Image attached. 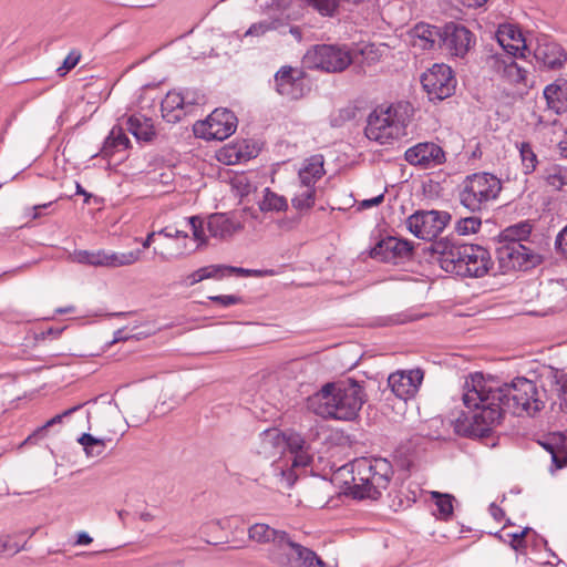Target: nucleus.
Here are the masks:
<instances>
[{"instance_id":"bb28decb","label":"nucleus","mask_w":567,"mask_h":567,"mask_svg":"<svg viewBox=\"0 0 567 567\" xmlns=\"http://www.w3.org/2000/svg\"><path fill=\"white\" fill-rule=\"evenodd\" d=\"M495 68L497 72L512 83H526L527 71L520 68L512 56H495Z\"/></svg>"},{"instance_id":"58836bf2","label":"nucleus","mask_w":567,"mask_h":567,"mask_svg":"<svg viewBox=\"0 0 567 567\" xmlns=\"http://www.w3.org/2000/svg\"><path fill=\"white\" fill-rule=\"evenodd\" d=\"M316 203V188H307L305 192L296 195L291 199V205L295 209L302 212L309 210Z\"/></svg>"},{"instance_id":"473e14b6","label":"nucleus","mask_w":567,"mask_h":567,"mask_svg":"<svg viewBox=\"0 0 567 567\" xmlns=\"http://www.w3.org/2000/svg\"><path fill=\"white\" fill-rule=\"evenodd\" d=\"M281 532L282 530H277L267 524L257 523L249 528L248 536L251 540L259 544H274L281 534Z\"/></svg>"},{"instance_id":"13d9d810","label":"nucleus","mask_w":567,"mask_h":567,"mask_svg":"<svg viewBox=\"0 0 567 567\" xmlns=\"http://www.w3.org/2000/svg\"><path fill=\"white\" fill-rule=\"evenodd\" d=\"M80 406H73L69 410H65L63 413L61 414H58L55 416H53L52 419H50L49 421H47V423L44 424V427H50L56 423H60L62 422L63 417L72 414L73 412H75Z\"/></svg>"},{"instance_id":"2f4dec72","label":"nucleus","mask_w":567,"mask_h":567,"mask_svg":"<svg viewBox=\"0 0 567 567\" xmlns=\"http://www.w3.org/2000/svg\"><path fill=\"white\" fill-rule=\"evenodd\" d=\"M259 209L262 213L286 212L288 209V202L286 197L278 195L267 187L264 190L262 199L259 202Z\"/></svg>"},{"instance_id":"c85d7f7f","label":"nucleus","mask_w":567,"mask_h":567,"mask_svg":"<svg viewBox=\"0 0 567 567\" xmlns=\"http://www.w3.org/2000/svg\"><path fill=\"white\" fill-rule=\"evenodd\" d=\"M127 131L138 141L151 142L156 133L150 118L131 115L127 121Z\"/></svg>"},{"instance_id":"6ab92c4d","label":"nucleus","mask_w":567,"mask_h":567,"mask_svg":"<svg viewBox=\"0 0 567 567\" xmlns=\"http://www.w3.org/2000/svg\"><path fill=\"white\" fill-rule=\"evenodd\" d=\"M423 378L424 373L421 369L396 371L389 375L388 383L398 398L406 400L416 394Z\"/></svg>"},{"instance_id":"1a4fd4ad","label":"nucleus","mask_w":567,"mask_h":567,"mask_svg":"<svg viewBox=\"0 0 567 567\" xmlns=\"http://www.w3.org/2000/svg\"><path fill=\"white\" fill-rule=\"evenodd\" d=\"M495 256L502 274L528 271L544 261V257L529 245H508L497 243Z\"/></svg>"},{"instance_id":"3c124183","label":"nucleus","mask_w":567,"mask_h":567,"mask_svg":"<svg viewBox=\"0 0 567 567\" xmlns=\"http://www.w3.org/2000/svg\"><path fill=\"white\" fill-rule=\"evenodd\" d=\"M270 29H271V23H269V22L262 21V22L254 23L246 31L245 35H257V37H259V35L265 34Z\"/></svg>"},{"instance_id":"c756f323","label":"nucleus","mask_w":567,"mask_h":567,"mask_svg":"<svg viewBox=\"0 0 567 567\" xmlns=\"http://www.w3.org/2000/svg\"><path fill=\"white\" fill-rule=\"evenodd\" d=\"M130 146V140L120 126H114L105 138L101 148V155L111 157L118 150H126Z\"/></svg>"},{"instance_id":"a18cd8bd","label":"nucleus","mask_w":567,"mask_h":567,"mask_svg":"<svg viewBox=\"0 0 567 567\" xmlns=\"http://www.w3.org/2000/svg\"><path fill=\"white\" fill-rule=\"evenodd\" d=\"M357 115V109L353 106H347L339 110L338 115L332 120L333 125H342L344 122L351 121Z\"/></svg>"},{"instance_id":"864d4df0","label":"nucleus","mask_w":567,"mask_h":567,"mask_svg":"<svg viewBox=\"0 0 567 567\" xmlns=\"http://www.w3.org/2000/svg\"><path fill=\"white\" fill-rule=\"evenodd\" d=\"M555 246L567 258V226L557 235Z\"/></svg>"},{"instance_id":"f8f14e48","label":"nucleus","mask_w":567,"mask_h":567,"mask_svg":"<svg viewBox=\"0 0 567 567\" xmlns=\"http://www.w3.org/2000/svg\"><path fill=\"white\" fill-rule=\"evenodd\" d=\"M456 79L451 66L435 63L421 75V84L430 101H443L455 93Z\"/></svg>"},{"instance_id":"7c9ffc66","label":"nucleus","mask_w":567,"mask_h":567,"mask_svg":"<svg viewBox=\"0 0 567 567\" xmlns=\"http://www.w3.org/2000/svg\"><path fill=\"white\" fill-rule=\"evenodd\" d=\"M496 35L498 43L504 50H508V42L522 43V49L528 50L524 34L520 28L516 24H499Z\"/></svg>"},{"instance_id":"e433bc0d","label":"nucleus","mask_w":567,"mask_h":567,"mask_svg":"<svg viewBox=\"0 0 567 567\" xmlns=\"http://www.w3.org/2000/svg\"><path fill=\"white\" fill-rule=\"evenodd\" d=\"M431 497L435 501L437 514L442 519H447L453 514V497L449 494L432 492Z\"/></svg>"},{"instance_id":"9b49d317","label":"nucleus","mask_w":567,"mask_h":567,"mask_svg":"<svg viewBox=\"0 0 567 567\" xmlns=\"http://www.w3.org/2000/svg\"><path fill=\"white\" fill-rule=\"evenodd\" d=\"M451 214L442 210H416L410 215L405 225L415 237L434 243L435 238L451 221Z\"/></svg>"},{"instance_id":"4c0bfd02","label":"nucleus","mask_w":567,"mask_h":567,"mask_svg":"<svg viewBox=\"0 0 567 567\" xmlns=\"http://www.w3.org/2000/svg\"><path fill=\"white\" fill-rule=\"evenodd\" d=\"M299 556L296 558V567H328L327 564L311 549L303 547L299 549Z\"/></svg>"},{"instance_id":"7ed1b4c3","label":"nucleus","mask_w":567,"mask_h":567,"mask_svg":"<svg viewBox=\"0 0 567 567\" xmlns=\"http://www.w3.org/2000/svg\"><path fill=\"white\" fill-rule=\"evenodd\" d=\"M364 401L363 388L350 381L324 384L309 399V405L324 419L351 421L357 417Z\"/></svg>"},{"instance_id":"0e129e2a","label":"nucleus","mask_w":567,"mask_h":567,"mask_svg":"<svg viewBox=\"0 0 567 567\" xmlns=\"http://www.w3.org/2000/svg\"><path fill=\"white\" fill-rule=\"evenodd\" d=\"M462 4L467 8H478L487 2V0H461Z\"/></svg>"},{"instance_id":"412c9836","label":"nucleus","mask_w":567,"mask_h":567,"mask_svg":"<svg viewBox=\"0 0 567 567\" xmlns=\"http://www.w3.org/2000/svg\"><path fill=\"white\" fill-rule=\"evenodd\" d=\"M442 28L427 23H417L411 31L412 47L421 51L441 47Z\"/></svg>"},{"instance_id":"603ef678","label":"nucleus","mask_w":567,"mask_h":567,"mask_svg":"<svg viewBox=\"0 0 567 567\" xmlns=\"http://www.w3.org/2000/svg\"><path fill=\"white\" fill-rule=\"evenodd\" d=\"M547 183L555 187H560L566 184L565 176H563L560 167H554V173H550L547 176Z\"/></svg>"},{"instance_id":"393cba45","label":"nucleus","mask_w":567,"mask_h":567,"mask_svg":"<svg viewBox=\"0 0 567 567\" xmlns=\"http://www.w3.org/2000/svg\"><path fill=\"white\" fill-rule=\"evenodd\" d=\"M182 92L169 91L161 103L163 118L168 123H176L185 115L186 110Z\"/></svg>"},{"instance_id":"f704fd0d","label":"nucleus","mask_w":567,"mask_h":567,"mask_svg":"<svg viewBox=\"0 0 567 567\" xmlns=\"http://www.w3.org/2000/svg\"><path fill=\"white\" fill-rule=\"evenodd\" d=\"M518 150L524 174L529 175L534 173L537 167L538 159L537 155L533 151L532 144L529 142H522Z\"/></svg>"},{"instance_id":"69168bd1","label":"nucleus","mask_w":567,"mask_h":567,"mask_svg":"<svg viewBox=\"0 0 567 567\" xmlns=\"http://www.w3.org/2000/svg\"><path fill=\"white\" fill-rule=\"evenodd\" d=\"M75 312L74 306L60 307L54 310V315H70Z\"/></svg>"},{"instance_id":"c03bdc74","label":"nucleus","mask_w":567,"mask_h":567,"mask_svg":"<svg viewBox=\"0 0 567 567\" xmlns=\"http://www.w3.org/2000/svg\"><path fill=\"white\" fill-rule=\"evenodd\" d=\"M81 52L79 50H71L70 53L64 59L62 65L58 68L56 72L60 76L65 75L69 71L74 69L76 64L80 62Z\"/></svg>"},{"instance_id":"338daca9","label":"nucleus","mask_w":567,"mask_h":567,"mask_svg":"<svg viewBox=\"0 0 567 567\" xmlns=\"http://www.w3.org/2000/svg\"><path fill=\"white\" fill-rule=\"evenodd\" d=\"M76 194L78 195H83L84 196V203H89L90 198L92 197V195L90 193H87L82 186L80 183H76Z\"/></svg>"},{"instance_id":"72a5a7b5","label":"nucleus","mask_w":567,"mask_h":567,"mask_svg":"<svg viewBox=\"0 0 567 567\" xmlns=\"http://www.w3.org/2000/svg\"><path fill=\"white\" fill-rule=\"evenodd\" d=\"M78 442L83 446L87 456L96 457L104 453L106 443L111 442V439H97L89 433H84L78 439Z\"/></svg>"},{"instance_id":"6e6d98bb","label":"nucleus","mask_w":567,"mask_h":567,"mask_svg":"<svg viewBox=\"0 0 567 567\" xmlns=\"http://www.w3.org/2000/svg\"><path fill=\"white\" fill-rule=\"evenodd\" d=\"M55 200H51L49 203H45V204H40V205H34L33 207L29 208L28 209V213L27 215L28 216H31L32 219H38L40 218L42 215H44L45 213H43V210H45L47 208H49Z\"/></svg>"},{"instance_id":"423d86ee","label":"nucleus","mask_w":567,"mask_h":567,"mask_svg":"<svg viewBox=\"0 0 567 567\" xmlns=\"http://www.w3.org/2000/svg\"><path fill=\"white\" fill-rule=\"evenodd\" d=\"M505 408L516 415H534L545 406L546 391L535 381L519 377L503 386Z\"/></svg>"},{"instance_id":"37998d69","label":"nucleus","mask_w":567,"mask_h":567,"mask_svg":"<svg viewBox=\"0 0 567 567\" xmlns=\"http://www.w3.org/2000/svg\"><path fill=\"white\" fill-rule=\"evenodd\" d=\"M527 530H517L515 533H508L505 529H502L499 533V538L504 542H508L515 550H518L524 547L525 535Z\"/></svg>"},{"instance_id":"4be33fe9","label":"nucleus","mask_w":567,"mask_h":567,"mask_svg":"<svg viewBox=\"0 0 567 567\" xmlns=\"http://www.w3.org/2000/svg\"><path fill=\"white\" fill-rule=\"evenodd\" d=\"M544 97L549 110L560 115L567 112V80L557 79L544 89Z\"/></svg>"},{"instance_id":"774afa93","label":"nucleus","mask_w":567,"mask_h":567,"mask_svg":"<svg viewBox=\"0 0 567 567\" xmlns=\"http://www.w3.org/2000/svg\"><path fill=\"white\" fill-rule=\"evenodd\" d=\"M173 233H174V230L172 229V227L166 226L163 229H161L159 231H157L156 234L162 235L166 238H173Z\"/></svg>"},{"instance_id":"f03ea898","label":"nucleus","mask_w":567,"mask_h":567,"mask_svg":"<svg viewBox=\"0 0 567 567\" xmlns=\"http://www.w3.org/2000/svg\"><path fill=\"white\" fill-rule=\"evenodd\" d=\"M425 250L444 271L460 277L481 278L493 266L489 251L480 245L456 244L442 238L431 243Z\"/></svg>"},{"instance_id":"9d476101","label":"nucleus","mask_w":567,"mask_h":567,"mask_svg":"<svg viewBox=\"0 0 567 567\" xmlns=\"http://www.w3.org/2000/svg\"><path fill=\"white\" fill-rule=\"evenodd\" d=\"M237 116L228 109H215L206 120L193 125L196 137L206 141H224L236 132Z\"/></svg>"},{"instance_id":"2eb2a0df","label":"nucleus","mask_w":567,"mask_h":567,"mask_svg":"<svg viewBox=\"0 0 567 567\" xmlns=\"http://www.w3.org/2000/svg\"><path fill=\"white\" fill-rule=\"evenodd\" d=\"M413 245L408 239L385 236L370 250V257L381 262L399 264L409 260L413 255Z\"/></svg>"},{"instance_id":"de8ad7c7","label":"nucleus","mask_w":567,"mask_h":567,"mask_svg":"<svg viewBox=\"0 0 567 567\" xmlns=\"http://www.w3.org/2000/svg\"><path fill=\"white\" fill-rule=\"evenodd\" d=\"M209 299L214 302L220 303L224 307L243 302L241 297L235 295L212 296Z\"/></svg>"},{"instance_id":"49530a36","label":"nucleus","mask_w":567,"mask_h":567,"mask_svg":"<svg viewBox=\"0 0 567 567\" xmlns=\"http://www.w3.org/2000/svg\"><path fill=\"white\" fill-rule=\"evenodd\" d=\"M545 447L550 453L556 468H563L567 465V453L565 451H556L551 445H545Z\"/></svg>"},{"instance_id":"6e6552de","label":"nucleus","mask_w":567,"mask_h":567,"mask_svg":"<svg viewBox=\"0 0 567 567\" xmlns=\"http://www.w3.org/2000/svg\"><path fill=\"white\" fill-rule=\"evenodd\" d=\"M352 62L351 50L347 45L339 44L312 45L302 58L303 68L328 73L342 72Z\"/></svg>"},{"instance_id":"a19ab883","label":"nucleus","mask_w":567,"mask_h":567,"mask_svg":"<svg viewBox=\"0 0 567 567\" xmlns=\"http://www.w3.org/2000/svg\"><path fill=\"white\" fill-rule=\"evenodd\" d=\"M226 265H209L205 266L198 269V278L203 280L205 279H221L224 277H227Z\"/></svg>"},{"instance_id":"20e7f679","label":"nucleus","mask_w":567,"mask_h":567,"mask_svg":"<svg viewBox=\"0 0 567 567\" xmlns=\"http://www.w3.org/2000/svg\"><path fill=\"white\" fill-rule=\"evenodd\" d=\"M393 476V467L385 458L361 457L352 463L350 492L355 498L378 499Z\"/></svg>"},{"instance_id":"ddd939ff","label":"nucleus","mask_w":567,"mask_h":567,"mask_svg":"<svg viewBox=\"0 0 567 567\" xmlns=\"http://www.w3.org/2000/svg\"><path fill=\"white\" fill-rule=\"evenodd\" d=\"M142 250H131L126 252H115L112 250L99 249L95 251L90 250H75L73 259L83 265L94 267L117 268L123 266H131L140 260Z\"/></svg>"},{"instance_id":"09e8293b","label":"nucleus","mask_w":567,"mask_h":567,"mask_svg":"<svg viewBox=\"0 0 567 567\" xmlns=\"http://www.w3.org/2000/svg\"><path fill=\"white\" fill-rule=\"evenodd\" d=\"M225 269L227 271V276L237 275V276H244V277H248V276L259 277L262 275L261 270L246 269V268H241V267L227 266V268H225Z\"/></svg>"},{"instance_id":"5fc2aeb1","label":"nucleus","mask_w":567,"mask_h":567,"mask_svg":"<svg viewBox=\"0 0 567 567\" xmlns=\"http://www.w3.org/2000/svg\"><path fill=\"white\" fill-rule=\"evenodd\" d=\"M63 331V328L61 329H53V328H47L41 330L39 333H35L37 340H53L58 338L61 332Z\"/></svg>"},{"instance_id":"0eeeda50","label":"nucleus","mask_w":567,"mask_h":567,"mask_svg":"<svg viewBox=\"0 0 567 567\" xmlns=\"http://www.w3.org/2000/svg\"><path fill=\"white\" fill-rule=\"evenodd\" d=\"M502 189L499 179L489 173H475L467 176L460 190V203L473 214H482L491 200Z\"/></svg>"},{"instance_id":"4d7b16f0","label":"nucleus","mask_w":567,"mask_h":567,"mask_svg":"<svg viewBox=\"0 0 567 567\" xmlns=\"http://www.w3.org/2000/svg\"><path fill=\"white\" fill-rule=\"evenodd\" d=\"M505 51L507 52L505 56H512L513 59H515L518 52L522 58H525L526 50L522 49V43L508 42V50Z\"/></svg>"},{"instance_id":"dca6fc26","label":"nucleus","mask_w":567,"mask_h":567,"mask_svg":"<svg viewBox=\"0 0 567 567\" xmlns=\"http://www.w3.org/2000/svg\"><path fill=\"white\" fill-rule=\"evenodd\" d=\"M441 49L456 58H464L475 43L474 34L463 24L449 22L442 28Z\"/></svg>"},{"instance_id":"4468645a","label":"nucleus","mask_w":567,"mask_h":567,"mask_svg":"<svg viewBox=\"0 0 567 567\" xmlns=\"http://www.w3.org/2000/svg\"><path fill=\"white\" fill-rule=\"evenodd\" d=\"M276 92L289 100L297 101L307 95L310 86L306 82V73L292 66H281L275 74Z\"/></svg>"},{"instance_id":"79ce46f5","label":"nucleus","mask_w":567,"mask_h":567,"mask_svg":"<svg viewBox=\"0 0 567 567\" xmlns=\"http://www.w3.org/2000/svg\"><path fill=\"white\" fill-rule=\"evenodd\" d=\"M185 110L188 106L199 105L205 102V95L198 89L185 87L182 91Z\"/></svg>"},{"instance_id":"aec40b11","label":"nucleus","mask_w":567,"mask_h":567,"mask_svg":"<svg viewBox=\"0 0 567 567\" xmlns=\"http://www.w3.org/2000/svg\"><path fill=\"white\" fill-rule=\"evenodd\" d=\"M299 549H303V546L292 542L287 533L282 530L269 549V558L279 566L296 567Z\"/></svg>"},{"instance_id":"a211bd4d","label":"nucleus","mask_w":567,"mask_h":567,"mask_svg":"<svg viewBox=\"0 0 567 567\" xmlns=\"http://www.w3.org/2000/svg\"><path fill=\"white\" fill-rule=\"evenodd\" d=\"M533 55L540 69L559 70L567 62V53L560 44L548 37L537 38Z\"/></svg>"},{"instance_id":"c9c22d12","label":"nucleus","mask_w":567,"mask_h":567,"mask_svg":"<svg viewBox=\"0 0 567 567\" xmlns=\"http://www.w3.org/2000/svg\"><path fill=\"white\" fill-rule=\"evenodd\" d=\"M482 226L481 214H473L468 217H461L455 224V231L461 235L476 234Z\"/></svg>"},{"instance_id":"f3484780","label":"nucleus","mask_w":567,"mask_h":567,"mask_svg":"<svg viewBox=\"0 0 567 567\" xmlns=\"http://www.w3.org/2000/svg\"><path fill=\"white\" fill-rule=\"evenodd\" d=\"M404 159L413 166L423 169L434 168L445 163V152L434 142H420L409 147L404 153Z\"/></svg>"},{"instance_id":"5701e85b","label":"nucleus","mask_w":567,"mask_h":567,"mask_svg":"<svg viewBox=\"0 0 567 567\" xmlns=\"http://www.w3.org/2000/svg\"><path fill=\"white\" fill-rule=\"evenodd\" d=\"M533 227L530 220H522L509 225L499 233L497 243L514 246L532 244L530 235Z\"/></svg>"},{"instance_id":"bf43d9fd","label":"nucleus","mask_w":567,"mask_h":567,"mask_svg":"<svg viewBox=\"0 0 567 567\" xmlns=\"http://www.w3.org/2000/svg\"><path fill=\"white\" fill-rule=\"evenodd\" d=\"M383 200H384V193H382L373 198L362 200L359 206H360V208L367 209V208H371L373 206H379L381 203H383Z\"/></svg>"},{"instance_id":"ea45409f","label":"nucleus","mask_w":567,"mask_h":567,"mask_svg":"<svg viewBox=\"0 0 567 567\" xmlns=\"http://www.w3.org/2000/svg\"><path fill=\"white\" fill-rule=\"evenodd\" d=\"M187 223L190 225L193 238L198 243L197 247L205 246L207 244L205 220L200 216H192L187 218Z\"/></svg>"},{"instance_id":"39448f33","label":"nucleus","mask_w":567,"mask_h":567,"mask_svg":"<svg viewBox=\"0 0 567 567\" xmlns=\"http://www.w3.org/2000/svg\"><path fill=\"white\" fill-rule=\"evenodd\" d=\"M413 106L409 102H398L377 106L368 116L364 134L369 140L386 144L403 134Z\"/></svg>"},{"instance_id":"e2e57ef3","label":"nucleus","mask_w":567,"mask_h":567,"mask_svg":"<svg viewBox=\"0 0 567 567\" xmlns=\"http://www.w3.org/2000/svg\"><path fill=\"white\" fill-rule=\"evenodd\" d=\"M198 275H199L198 269H197V270H195V271H193L192 274H189V275L186 277V281H185V282H186V285H187V286H194V285H196V284L200 282V281H202V279H200V278H198Z\"/></svg>"},{"instance_id":"a878e982","label":"nucleus","mask_w":567,"mask_h":567,"mask_svg":"<svg viewBox=\"0 0 567 567\" xmlns=\"http://www.w3.org/2000/svg\"><path fill=\"white\" fill-rule=\"evenodd\" d=\"M151 321H132L114 333L112 342L127 341L131 339L141 340L154 333L155 327H151Z\"/></svg>"},{"instance_id":"8fccbe9b","label":"nucleus","mask_w":567,"mask_h":567,"mask_svg":"<svg viewBox=\"0 0 567 567\" xmlns=\"http://www.w3.org/2000/svg\"><path fill=\"white\" fill-rule=\"evenodd\" d=\"M11 537L8 535L0 536V555L3 553L17 554L21 547L16 544H11Z\"/></svg>"},{"instance_id":"f257e3e1","label":"nucleus","mask_w":567,"mask_h":567,"mask_svg":"<svg viewBox=\"0 0 567 567\" xmlns=\"http://www.w3.org/2000/svg\"><path fill=\"white\" fill-rule=\"evenodd\" d=\"M505 396L502 385L482 373L466 379L463 403L466 411L453 420L455 433L467 437L487 436L503 420Z\"/></svg>"},{"instance_id":"b1692460","label":"nucleus","mask_w":567,"mask_h":567,"mask_svg":"<svg viewBox=\"0 0 567 567\" xmlns=\"http://www.w3.org/2000/svg\"><path fill=\"white\" fill-rule=\"evenodd\" d=\"M324 158L321 154H316L305 159L298 176L302 186L315 188L316 183L326 174Z\"/></svg>"},{"instance_id":"cd10ccee","label":"nucleus","mask_w":567,"mask_h":567,"mask_svg":"<svg viewBox=\"0 0 567 567\" xmlns=\"http://www.w3.org/2000/svg\"><path fill=\"white\" fill-rule=\"evenodd\" d=\"M206 226L210 237L220 239L230 237L236 230L235 224L221 213L212 214Z\"/></svg>"},{"instance_id":"680f3d73","label":"nucleus","mask_w":567,"mask_h":567,"mask_svg":"<svg viewBox=\"0 0 567 567\" xmlns=\"http://www.w3.org/2000/svg\"><path fill=\"white\" fill-rule=\"evenodd\" d=\"M92 537L85 533V532H81L78 534V539L75 542V545H90L92 543Z\"/></svg>"},{"instance_id":"052dcab7","label":"nucleus","mask_w":567,"mask_h":567,"mask_svg":"<svg viewBox=\"0 0 567 567\" xmlns=\"http://www.w3.org/2000/svg\"><path fill=\"white\" fill-rule=\"evenodd\" d=\"M274 441H280V436L278 433H276V432L275 433H271V432L265 433V436L262 439L264 447L266 449V446L272 444Z\"/></svg>"}]
</instances>
